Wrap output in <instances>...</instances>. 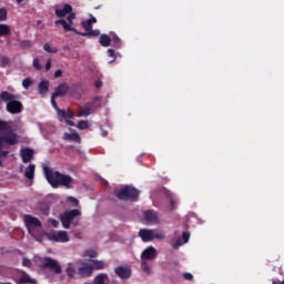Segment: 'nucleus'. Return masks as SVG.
<instances>
[{
	"label": "nucleus",
	"instance_id": "f257e3e1",
	"mask_svg": "<svg viewBox=\"0 0 284 284\" xmlns=\"http://www.w3.org/2000/svg\"><path fill=\"white\" fill-rule=\"evenodd\" d=\"M0 132H4L0 136V168H3V161L1 159H8V154H10V151H3V143L6 145H19V139L21 138L12 131V126L4 120H0Z\"/></svg>",
	"mask_w": 284,
	"mask_h": 284
},
{
	"label": "nucleus",
	"instance_id": "f03ea898",
	"mask_svg": "<svg viewBox=\"0 0 284 284\" xmlns=\"http://www.w3.org/2000/svg\"><path fill=\"white\" fill-rule=\"evenodd\" d=\"M45 180L51 187H65L67 190L72 189L73 179L68 174H63L59 171H53L49 166H43Z\"/></svg>",
	"mask_w": 284,
	"mask_h": 284
},
{
	"label": "nucleus",
	"instance_id": "7ed1b4c3",
	"mask_svg": "<svg viewBox=\"0 0 284 284\" xmlns=\"http://www.w3.org/2000/svg\"><path fill=\"white\" fill-rule=\"evenodd\" d=\"M114 195L119 201H139V190L132 185H124L120 190H115Z\"/></svg>",
	"mask_w": 284,
	"mask_h": 284
},
{
	"label": "nucleus",
	"instance_id": "20e7f679",
	"mask_svg": "<svg viewBox=\"0 0 284 284\" xmlns=\"http://www.w3.org/2000/svg\"><path fill=\"white\" fill-rule=\"evenodd\" d=\"M57 97H54V94H52L51 97V105L52 108H54L58 112V119L60 121V123H63V121H65L67 125H70L71 128H74V121L70 120V119H74V112H72L71 110L65 111V109H60L59 104H57Z\"/></svg>",
	"mask_w": 284,
	"mask_h": 284
},
{
	"label": "nucleus",
	"instance_id": "39448f33",
	"mask_svg": "<svg viewBox=\"0 0 284 284\" xmlns=\"http://www.w3.org/2000/svg\"><path fill=\"white\" fill-rule=\"evenodd\" d=\"M81 216V210L72 209L70 211H65L64 214L60 216V221L62 223V227L64 230H70V225L77 227L79 225V221H74V219H79Z\"/></svg>",
	"mask_w": 284,
	"mask_h": 284
},
{
	"label": "nucleus",
	"instance_id": "423d86ee",
	"mask_svg": "<svg viewBox=\"0 0 284 284\" xmlns=\"http://www.w3.org/2000/svg\"><path fill=\"white\" fill-rule=\"evenodd\" d=\"M23 219H24V224H26V227H27L29 234L31 236H34V227H41L40 220L30 214H26L23 216Z\"/></svg>",
	"mask_w": 284,
	"mask_h": 284
},
{
	"label": "nucleus",
	"instance_id": "0eeeda50",
	"mask_svg": "<svg viewBox=\"0 0 284 284\" xmlns=\"http://www.w3.org/2000/svg\"><path fill=\"white\" fill-rule=\"evenodd\" d=\"M40 267L42 270H50L51 272H54V274H61V264L52 257H44L43 264Z\"/></svg>",
	"mask_w": 284,
	"mask_h": 284
},
{
	"label": "nucleus",
	"instance_id": "6e6552de",
	"mask_svg": "<svg viewBox=\"0 0 284 284\" xmlns=\"http://www.w3.org/2000/svg\"><path fill=\"white\" fill-rule=\"evenodd\" d=\"M44 236H47L48 241H53L54 243H68V241H70V236L65 231H60L58 233H45Z\"/></svg>",
	"mask_w": 284,
	"mask_h": 284
},
{
	"label": "nucleus",
	"instance_id": "1a4fd4ad",
	"mask_svg": "<svg viewBox=\"0 0 284 284\" xmlns=\"http://www.w3.org/2000/svg\"><path fill=\"white\" fill-rule=\"evenodd\" d=\"M7 112H9V114H21V112H23V104L21 101L13 99L7 103Z\"/></svg>",
	"mask_w": 284,
	"mask_h": 284
},
{
	"label": "nucleus",
	"instance_id": "9d476101",
	"mask_svg": "<svg viewBox=\"0 0 284 284\" xmlns=\"http://www.w3.org/2000/svg\"><path fill=\"white\" fill-rule=\"evenodd\" d=\"M114 273L122 281H128V278H130V276H132V270H130L129 266H118L114 268Z\"/></svg>",
	"mask_w": 284,
	"mask_h": 284
},
{
	"label": "nucleus",
	"instance_id": "9b49d317",
	"mask_svg": "<svg viewBox=\"0 0 284 284\" xmlns=\"http://www.w3.org/2000/svg\"><path fill=\"white\" fill-rule=\"evenodd\" d=\"M143 216L148 225H156V223H159V215L152 210L144 211Z\"/></svg>",
	"mask_w": 284,
	"mask_h": 284
},
{
	"label": "nucleus",
	"instance_id": "f8f14e48",
	"mask_svg": "<svg viewBox=\"0 0 284 284\" xmlns=\"http://www.w3.org/2000/svg\"><path fill=\"white\" fill-rule=\"evenodd\" d=\"M73 21H65V19H60L55 21V26H62L65 32H74V34H81L75 28H72Z\"/></svg>",
	"mask_w": 284,
	"mask_h": 284
},
{
	"label": "nucleus",
	"instance_id": "ddd939ff",
	"mask_svg": "<svg viewBox=\"0 0 284 284\" xmlns=\"http://www.w3.org/2000/svg\"><path fill=\"white\" fill-rule=\"evenodd\" d=\"M142 261H154L156 258V248L154 246L146 247L141 254Z\"/></svg>",
	"mask_w": 284,
	"mask_h": 284
},
{
	"label": "nucleus",
	"instance_id": "4468645a",
	"mask_svg": "<svg viewBox=\"0 0 284 284\" xmlns=\"http://www.w3.org/2000/svg\"><path fill=\"white\" fill-rule=\"evenodd\" d=\"M20 156L22 159V163H30V161L34 159V150L30 148L22 149L20 151Z\"/></svg>",
	"mask_w": 284,
	"mask_h": 284
},
{
	"label": "nucleus",
	"instance_id": "2eb2a0df",
	"mask_svg": "<svg viewBox=\"0 0 284 284\" xmlns=\"http://www.w3.org/2000/svg\"><path fill=\"white\" fill-rule=\"evenodd\" d=\"M68 92H70V85H68L65 82H62L55 88L53 97H65Z\"/></svg>",
	"mask_w": 284,
	"mask_h": 284
},
{
	"label": "nucleus",
	"instance_id": "dca6fc26",
	"mask_svg": "<svg viewBox=\"0 0 284 284\" xmlns=\"http://www.w3.org/2000/svg\"><path fill=\"white\" fill-rule=\"evenodd\" d=\"M139 236L142 239L143 243H150V241H154V233L152 230L141 229L139 231Z\"/></svg>",
	"mask_w": 284,
	"mask_h": 284
},
{
	"label": "nucleus",
	"instance_id": "f3484780",
	"mask_svg": "<svg viewBox=\"0 0 284 284\" xmlns=\"http://www.w3.org/2000/svg\"><path fill=\"white\" fill-rule=\"evenodd\" d=\"M78 272L82 276V278H90V276H92V273L94 272V268H92V265H84L80 267Z\"/></svg>",
	"mask_w": 284,
	"mask_h": 284
},
{
	"label": "nucleus",
	"instance_id": "a211bd4d",
	"mask_svg": "<svg viewBox=\"0 0 284 284\" xmlns=\"http://www.w3.org/2000/svg\"><path fill=\"white\" fill-rule=\"evenodd\" d=\"M70 12H72V6L70 4H64L62 9H55V16L59 19H63V17H65L67 14H70Z\"/></svg>",
	"mask_w": 284,
	"mask_h": 284
},
{
	"label": "nucleus",
	"instance_id": "6ab92c4d",
	"mask_svg": "<svg viewBox=\"0 0 284 284\" xmlns=\"http://www.w3.org/2000/svg\"><path fill=\"white\" fill-rule=\"evenodd\" d=\"M18 283H19V284H37V280L30 277V275L27 274L26 271H22V272H21V276H20V278L18 280Z\"/></svg>",
	"mask_w": 284,
	"mask_h": 284
},
{
	"label": "nucleus",
	"instance_id": "aec40b11",
	"mask_svg": "<svg viewBox=\"0 0 284 284\" xmlns=\"http://www.w3.org/2000/svg\"><path fill=\"white\" fill-rule=\"evenodd\" d=\"M92 23H97V18H94V16H91V18L88 20H83L81 22V26L85 30V32H89L92 30Z\"/></svg>",
	"mask_w": 284,
	"mask_h": 284
},
{
	"label": "nucleus",
	"instance_id": "412c9836",
	"mask_svg": "<svg viewBox=\"0 0 284 284\" xmlns=\"http://www.w3.org/2000/svg\"><path fill=\"white\" fill-rule=\"evenodd\" d=\"M99 43L100 45H102V48H110V45L112 44V38H110V36L108 34H101Z\"/></svg>",
	"mask_w": 284,
	"mask_h": 284
},
{
	"label": "nucleus",
	"instance_id": "4be33fe9",
	"mask_svg": "<svg viewBox=\"0 0 284 284\" xmlns=\"http://www.w3.org/2000/svg\"><path fill=\"white\" fill-rule=\"evenodd\" d=\"M13 99H17V95L8 92V91H2L0 92V103L4 101L6 103H10Z\"/></svg>",
	"mask_w": 284,
	"mask_h": 284
},
{
	"label": "nucleus",
	"instance_id": "5701e85b",
	"mask_svg": "<svg viewBox=\"0 0 284 284\" xmlns=\"http://www.w3.org/2000/svg\"><path fill=\"white\" fill-rule=\"evenodd\" d=\"M34 170H37V165L30 164L26 171H24V176L28 179V181H33L34 180Z\"/></svg>",
	"mask_w": 284,
	"mask_h": 284
},
{
	"label": "nucleus",
	"instance_id": "b1692460",
	"mask_svg": "<svg viewBox=\"0 0 284 284\" xmlns=\"http://www.w3.org/2000/svg\"><path fill=\"white\" fill-rule=\"evenodd\" d=\"M63 139H65V141H74V143H81V135H79L77 132L64 133Z\"/></svg>",
	"mask_w": 284,
	"mask_h": 284
},
{
	"label": "nucleus",
	"instance_id": "393cba45",
	"mask_svg": "<svg viewBox=\"0 0 284 284\" xmlns=\"http://www.w3.org/2000/svg\"><path fill=\"white\" fill-rule=\"evenodd\" d=\"M105 281H110V277L105 273H100L93 278V284H108Z\"/></svg>",
	"mask_w": 284,
	"mask_h": 284
},
{
	"label": "nucleus",
	"instance_id": "a878e982",
	"mask_svg": "<svg viewBox=\"0 0 284 284\" xmlns=\"http://www.w3.org/2000/svg\"><path fill=\"white\" fill-rule=\"evenodd\" d=\"M38 90L40 94L48 93V90H50V83L47 80H43L39 83Z\"/></svg>",
	"mask_w": 284,
	"mask_h": 284
},
{
	"label": "nucleus",
	"instance_id": "bb28decb",
	"mask_svg": "<svg viewBox=\"0 0 284 284\" xmlns=\"http://www.w3.org/2000/svg\"><path fill=\"white\" fill-rule=\"evenodd\" d=\"M91 267L93 270H105V262L104 261H98V260H91Z\"/></svg>",
	"mask_w": 284,
	"mask_h": 284
},
{
	"label": "nucleus",
	"instance_id": "cd10ccee",
	"mask_svg": "<svg viewBox=\"0 0 284 284\" xmlns=\"http://www.w3.org/2000/svg\"><path fill=\"white\" fill-rule=\"evenodd\" d=\"M11 34L10 26L0 23V37H8Z\"/></svg>",
	"mask_w": 284,
	"mask_h": 284
},
{
	"label": "nucleus",
	"instance_id": "c85d7f7f",
	"mask_svg": "<svg viewBox=\"0 0 284 284\" xmlns=\"http://www.w3.org/2000/svg\"><path fill=\"white\" fill-rule=\"evenodd\" d=\"M101 31L99 29L90 30L89 32H80V37H99Z\"/></svg>",
	"mask_w": 284,
	"mask_h": 284
},
{
	"label": "nucleus",
	"instance_id": "c756f323",
	"mask_svg": "<svg viewBox=\"0 0 284 284\" xmlns=\"http://www.w3.org/2000/svg\"><path fill=\"white\" fill-rule=\"evenodd\" d=\"M43 50L49 54H57V52H59V49H57V47H52L50 43H44Z\"/></svg>",
	"mask_w": 284,
	"mask_h": 284
},
{
	"label": "nucleus",
	"instance_id": "7c9ffc66",
	"mask_svg": "<svg viewBox=\"0 0 284 284\" xmlns=\"http://www.w3.org/2000/svg\"><path fill=\"white\" fill-rule=\"evenodd\" d=\"M18 41H19L20 48L22 50H30V48H32V45H33L32 41H30V40H19L18 39Z\"/></svg>",
	"mask_w": 284,
	"mask_h": 284
},
{
	"label": "nucleus",
	"instance_id": "2f4dec72",
	"mask_svg": "<svg viewBox=\"0 0 284 284\" xmlns=\"http://www.w3.org/2000/svg\"><path fill=\"white\" fill-rule=\"evenodd\" d=\"M90 114H92V109H90L89 106H83L80 109L78 116H90Z\"/></svg>",
	"mask_w": 284,
	"mask_h": 284
},
{
	"label": "nucleus",
	"instance_id": "473e14b6",
	"mask_svg": "<svg viewBox=\"0 0 284 284\" xmlns=\"http://www.w3.org/2000/svg\"><path fill=\"white\" fill-rule=\"evenodd\" d=\"M1 21H8V9L7 8H0V22Z\"/></svg>",
	"mask_w": 284,
	"mask_h": 284
},
{
	"label": "nucleus",
	"instance_id": "72a5a7b5",
	"mask_svg": "<svg viewBox=\"0 0 284 284\" xmlns=\"http://www.w3.org/2000/svg\"><path fill=\"white\" fill-rule=\"evenodd\" d=\"M78 130H88V128H90V123L88 121H83L81 120L78 124H77Z\"/></svg>",
	"mask_w": 284,
	"mask_h": 284
},
{
	"label": "nucleus",
	"instance_id": "f704fd0d",
	"mask_svg": "<svg viewBox=\"0 0 284 284\" xmlns=\"http://www.w3.org/2000/svg\"><path fill=\"white\" fill-rule=\"evenodd\" d=\"M33 81L31 78H26L23 81H22V87L24 88V90H29L30 87L32 85Z\"/></svg>",
	"mask_w": 284,
	"mask_h": 284
},
{
	"label": "nucleus",
	"instance_id": "c9c22d12",
	"mask_svg": "<svg viewBox=\"0 0 284 284\" xmlns=\"http://www.w3.org/2000/svg\"><path fill=\"white\" fill-rule=\"evenodd\" d=\"M111 43L113 45V48H121V39L116 36L113 37V39L111 40Z\"/></svg>",
	"mask_w": 284,
	"mask_h": 284
},
{
	"label": "nucleus",
	"instance_id": "e433bc0d",
	"mask_svg": "<svg viewBox=\"0 0 284 284\" xmlns=\"http://www.w3.org/2000/svg\"><path fill=\"white\" fill-rule=\"evenodd\" d=\"M141 268H142L146 274H151V272H152V268H150V266L148 265V262H145V260H142Z\"/></svg>",
	"mask_w": 284,
	"mask_h": 284
},
{
	"label": "nucleus",
	"instance_id": "4c0bfd02",
	"mask_svg": "<svg viewBox=\"0 0 284 284\" xmlns=\"http://www.w3.org/2000/svg\"><path fill=\"white\" fill-rule=\"evenodd\" d=\"M8 65H10V58L3 55V57L1 58L0 68H8Z\"/></svg>",
	"mask_w": 284,
	"mask_h": 284
},
{
	"label": "nucleus",
	"instance_id": "58836bf2",
	"mask_svg": "<svg viewBox=\"0 0 284 284\" xmlns=\"http://www.w3.org/2000/svg\"><path fill=\"white\" fill-rule=\"evenodd\" d=\"M166 196H169V199H170L171 210H176V201L174 199H172V193L166 192Z\"/></svg>",
	"mask_w": 284,
	"mask_h": 284
},
{
	"label": "nucleus",
	"instance_id": "ea45409f",
	"mask_svg": "<svg viewBox=\"0 0 284 284\" xmlns=\"http://www.w3.org/2000/svg\"><path fill=\"white\" fill-rule=\"evenodd\" d=\"M185 244V242L183 241L182 237H179L175 243H173V248L174 250H179V247H181V245Z\"/></svg>",
	"mask_w": 284,
	"mask_h": 284
},
{
	"label": "nucleus",
	"instance_id": "a19ab883",
	"mask_svg": "<svg viewBox=\"0 0 284 284\" xmlns=\"http://www.w3.org/2000/svg\"><path fill=\"white\" fill-rule=\"evenodd\" d=\"M22 266L23 267H32V261H30V258H28V257H23Z\"/></svg>",
	"mask_w": 284,
	"mask_h": 284
},
{
	"label": "nucleus",
	"instance_id": "79ce46f5",
	"mask_svg": "<svg viewBox=\"0 0 284 284\" xmlns=\"http://www.w3.org/2000/svg\"><path fill=\"white\" fill-rule=\"evenodd\" d=\"M33 68L34 70H41V61L39 60V58L33 59Z\"/></svg>",
	"mask_w": 284,
	"mask_h": 284
},
{
	"label": "nucleus",
	"instance_id": "37998d69",
	"mask_svg": "<svg viewBox=\"0 0 284 284\" xmlns=\"http://www.w3.org/2000/svg\"><path fill=\"white\" fill-rule=\"evenodd\" d=\"M74 267L72 266H68L67 267V275L70 277V278H73L74 277Z\"/></svg>",
	"mask_w": 284,
	"mask_h": 284
},
{
	"label": "nucleus",
	"instance_id": "c03bdc74",
	"mask_svg": "<svg viewBox=\"0 0 284 284\" xmlns=\"http://www.w3.org/2000/svg\"><path fill=\"white\" fill-rule=\"evenodd\" d=\"M108 57L113 59V61H116V53H115L114 49H109L108 50Z\"/></svg>",
	"mask_w": 284,
	"mask_h": 284
},
{
	"label": "nucleus",
	"instance_id": "a18cd8bd",
	"mask_svg": "<svg viewBox=\"0 0 284 284\" xmlns=\"http://www.w3.org/2000/svg\"><path fill=\"white\" fill-rule=\"evenodd\" d=\"M181 239L182 242L187 243V241H190V232H183Z\"/></svg>",
	"mask_w": 284,
	"mask_h": 284
},
{
	"label": "nucleus",
	"instance_id": "49530a36",
	"mask_svg": "<svg viewBox=\"0 0 284 284\" xmlns=\"http://www.w3.org/2000/svg\"><path fill=\"white\" fill-rule=\"evenodd\" d=\"M70 203H72L73 207H79V200L77 197H69Z\"/></svg>",
	"mask_w": 284,
	"mask_h": 284
},
{
	"label": "nucleus",
	"instance_id": "de8ad7c7",
	"mask_svg": "<svg viewBox=\"0 0 284 284\" xmlns=\"http://www.w3.org/2000/svg\"><path fill=\"white\" fill-rule=\"evenodd\" d=\"M183 278L185 281H193L194 280V275H192V273H184L183 274Z\"/></svg>",
	"mask_w": 284,
	"mask_h": 284
},
{
	"label": "nucleus",
	"instance_id": "09e8293b",
	"mask_svg": "<svg viewBox=\"0 0 284 284\" xmlns=\"http://www.w3.org/2000/svg\"><path fill=\"white\" fill-rule=\"evenodd\" d=\"M87 256L90 258H97V252L95 251H87Z\"/></svg>",
	"mask_w": 284,
	"mask_h": 284
},
{
	"label": "nucleus",
	"instance_id": "8fccbe9b",
	"mask_svg": "<svg viewBox=\"0 0 284 284\" xmlns=\"http://www.w3.org/2000/svg\"><path fill=\"white\" fill-rule=\"evenodd\" d=\"M60 77H63V71H61V69H58V70L54 72V79H60Z\"/></svg>",
	"mask_w": 284,
	"mask_h": 284
},
{
	"label": "nucleus",
	"instance_id": "3c124183",
	"mask_svg": "<svg viewBox=\"0 0 284 284\" xmlns=\"http://www.w3.org/2000/svg\"><path fill=\"white\" fill-rule=\"evenodd\" d=\"M74 17L75 14L71 11L67 17V21H74Z\"/></svg>",
	"mask_w": 284,
	"mask_h": 284
},
{
	"label": "nucleus",
	"instance_id": "603ef678",
	"mask_svg": "<svg viewBox=\"0 0 284 284\" xmlns=\"http://www.w3.org/2000/svg\"><path fill=\"white\" fill-rule=\"evenodd\" d=\"M50 68H52V60H48L47 63H45L47 72L50 71Z\"/></svg>",
	"mask_w": 284,
	"mask_h": 284
},
{
	"label": "nucleus",
	"instance_id": "864d4df0",
	"mask_svg": "<svg viewBox=\"0 0 284 284\" xmlns=\"http://www.w3.org/2000/svg\"><path fill=\"white\" fill-rule=\"evenodd\" d=\"M103 87V82L101 80H98L94 82V88L99 89Z\"/></svg>",
	"mask_w": 284,
	"mask_h": 284
},
{
	"label": "nucleus",
	"instance_id": "5fc2aeb1",
	"mask_svg": "<svg viewBox=\"0 0 284 284\" xmlns=\"http://www.w3.org/2000/svg\"><path fill=\"white\" fill-rule=\"evenodd\" d=\"M50 223L53 225V227H59V221L52 219Z\"/></svg>",
	"mask_w": 284,
	"mask_h": 284
},
{
	"label": "nucleus",
	"instance_id": "6e6d98bb",
	"mask_svg": "<svg viewBox=\"0 0 284 284\" xmlns=\"http://www.w3.org/2000/svg\"><path fill=\"white\" fill-rule=\"evenodd\" d=\"M154 239H165L163 234H153Z\"/></svg>",
	"mask_w": 284,
	"mask_h": 284
},
{
	"label": "nucleus",
	"instance_id": "4d7b16f0",
	"mask_svg": "<svg viewBox=\"0 0 284 284\" xmlns=\"http://www.w3.org/2000/svg\"><path fill=\"white\" fill-rule=\"evenodd\" d=\"M102 136H108V131H103Z\"/></svg>",
	"mask_w": 284,
	"mask_h": 284
},
{
	"label": "nucleus",
	"instance_id": "13d9d810",
	"mask_svg": "<svg viewBox=\"0 0 284 284\" xmlns=\"http://www.w3.org/2000/svg\"><path fill=\"white\" fill-rule=\"evenodd\" d=\"M17 1V3H21L23 0H16Z\"/></svg>",
	"mask_w": 284,
	"mask_h": 284
},
{
	"label": "nucleus",
	"instance_id": "bf43d9fd",
	"mask_svg": "<svg viewBox=\"0 0 284 284\" xmlns=\"http://www.w3.org/2000/svg\"><path fill=\"white\" fill-rule=\"evenodd\" d=\"M3 284H12V283L7 282V283H3Z\"/></svg>",
	"mask_w": 284,
	"mask_h": 284
}]
</instances>
